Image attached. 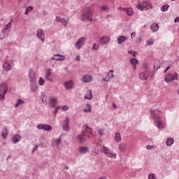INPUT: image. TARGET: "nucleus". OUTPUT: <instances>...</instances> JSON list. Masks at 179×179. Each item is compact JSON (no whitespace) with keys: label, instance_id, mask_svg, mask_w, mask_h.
<instances>
[{"label":"nucleus","instance_id":"4","mask_svg":"<svg viewBox=\"0 0 179 179\" xmlns=\"http://www.w3.org/2000/svg\"><path fill=\"white\" fill-rule=\"evenodd\" d=\"M102 152L108 158H112L113 159H116L117 158V154L114 153L113 150L109 149L106 146H103Z\"/></svg>","mask_w":179,"mask_h":179},{"label":"nucleus","instance_id":"59","mask_svg":"<svg viewBox=\"0 0 179 179\" xmlns=\"http://www.w3.org/2000/svg\"><path fill=\"white\" fill-rule=\"evenodd\" d=\"M169 69H170V66H167V67H166V70L164 71V73H166V71H168Z\"/></svg>","mask_w":179,"mask_h":179},{"label":"nucleus","instance_id":"46","mask_svg":"<svg viewBox=\"0 0 179 179\" xmlns=\"http://www.w3.org/2000/svg\"><path fill=\"white\" fill-rule=\"evenodd\" d=\"M148 179H156V176L154 173H150L148 175Z\"/></svg>","mask_w":179,"mask_h":179},{"label":"nucleus","instance_id":"40","mask_svg":"<svg viewBox=\"0 0 179 179\" xmlns=\"http://www.w3.org/2000/svg\"><path fill=\"white\" fill-rule=\"evenodd\" d=\"M44 84H45L44 79H43L42 77H40V78H38V85L43 86V85H44Z\"/></svg>","mask_w":179,"mask_h":179},{"label":"nucleus","instance_id":"48","mask_svg":"<svg viewBox=\"0 0 179 179\" xmlns=\"http://www.w3.org/2000/svg\"><path fill=\"white\" fill-rule=\"evenodd\" d=\"M60 108H62V111H64V112L68 111V110H69V106H62Z\"/></svg>","mask_w":179,"mask_h":179},{"label":"nucleus","instance_id":"64","mask_svg":"<svg viewBox=\"0 0 179 179\" xmlns=\"http://www.w3.org/2000/svg\"><path fill=\"white\" fill-rule=\"evenodd\" d=\"M178 94H179V91H178Z\"/></svg>","mask_w":179,"mask_h":179},{"label":"nucleus","instance_id":"50","mask_svg":"<svg viewBox=\"0 0 179 179\" xmlns=\"http://www.w3.org/2000/svg\"><path fill=\"white\" fill-rule=\"evenodd\" d=\"M129 8H122V7H119L118 8V10L119 11H123L125 12L126 10H127Z\"/></svg>","mask_w":179,"mask_h":179},{"label":"nucleus","instance_id":"12","mask_svg":"<svg viewBox=\"0 0 179 179\" xmlns=\"http://www.w3.org/2000/svg\"><path fill=\"white\" fill-rule=\"evenodd\" d=\"M109 42H110V38L107 36H104L101 37V38H100V41H99L100 45H106Z\"/></svg>","mask_w":179,"mask_h":179},{"label":"nucleus","instance_id":"14","mask_svg":"<svg viewBox=\"0 0 179 179\" xmlns=\"http://www.w3.org/2000/svg\"><path fill=\"white\" fill-rule=\"evenodd\" d=\"M66 59L65 55H61L59 54H57L54 55V57H52L50 60H55V61H64Z\"/></svg>","mask_w":179,"mask_h":179},{"label":"nucleus","instance_id":"54","mask_svg":"<svg viewBox=\"0 0 179 179\" xmlns=\"http://www.w3.org/2000/svg\"><path fill=\"white\" fill-rule=\"evenodd\" d=\"M38 145H36L35 147H34V148H33V152L36 151L38 150Z\"/></svg>","mask_w":179,"mask_h":179},{"label":"nucleus","instance_id":"45","mask_svg":"<svg viewBox=\"0 0 179 179\" xmlns=\"http://www.w3.org/2000/svg\"><path fill=\"white\" fill-rule=\"evenodd\" d=\"M61 143V138H57V140L54 141V144L57 146H59Z\"/></svg>","mask_w":179,"mask_h":179},{"label":"nucleus","instance_id":"38","mask_svg":"<svg viewBox=\"0 0 179 179\" xmlns=\"http://www.w3.org/2000/svg\"><path fill=\"white\" fill-rule=\"evenodd\" d=\"M11 26H12V23H11V22H10L8 23V24L5 25L4 29H3V30H2V32H3L4 31H6V30H8L9 29H10Z\"/></svg>","mask_w":179,"mask_h":179},{"label":"nucleus","instance_id":"60","mask_svg":"<svg viewBox=\"0 0 179 179\" xmlns=\"http://www.w3.org/2000/svg\"><path fill=\"white\" fill-rule=\"evenodd\" d=\"M98 179H107L106 176H102V177H100Z\"/></svg>","mask_w":179,"mask_h":179},{"label":"nucleus","instance_id":"26","mask_svg":"<svg viewBox=\"0 0 179 179\" xmlns=\"http://www.w3.org/2000/svg\"><path fill=\"white\" fill-rule=\"evenodd\" d=\"M84 99L87 100H90L92 99V91L90 90H87V92H86L85 96H84Z\"/></svg>","mask_w":179,"mask_h":179},{"label":"nucleus","instance_id":"27","mask_svg":"<svg viewBox=\"0 0 179 179\" xmlns=\"http://www.w3.org/2000/svg\"><path fill=\"white\" fill-rule=\"evenodd\" d=\"M114 141L117 143H120L121 141V134L120 133L115 134Z\"/></svg>","mask_w":179,"mask_h":179},{"label":"nucleus","instance_id":"37","mask_svg":"<svg viewBox=\"0 0 179 179\" xmlns=\"http://www.w3.org/2000/svg\"><path fill=\"white\" fill-rule=\"evenodd\" d=\"M127 15L129 16H132L134 14L133 9L132 8H128V10H125Z\"/></svg>","mask_w":179,"mask_h":179},{"label":"nucleus","instance_id":"62","mask_svg":"<svg viewBox=\"0 0 179 179\" xmlns=\"http://www.w3.org/2000/svg\"><path fill=\"white\" fill-rule=\"evenodd\" d=\"M66 170H68V169H69V167H66Z\"/></svg>","mask_w":179,"mask_h":179},{"label":"nucleus","instance_id":"43","mask_svg":"<svg viewBox=\"0 0 179 179\" xmlns=\"http://www.w3.org/2000/svg\"><path fill=\"white\" fill-rule=\"evenodd\" d=\"M172 79H173L174 80H178V74L177 72H175L173 73V76L172 75Z\"/></svg>","mask_w":179,"mask_h":179},{"label":"nucleus","instance_id":"34","mask_svg":"<svg viewBox=\"0 0 179 179\" xmlns=\"http://www.w3.org/2000/svg\"><path fill=\"white\" fill-rule=\"evenodd\" d=\"M22 104H24V101H22V99H18L16 104H15V108H17L19 107V106H21Z\"/></svg>","mask_w":179,"mask_h":179},{"label":"nucleus","instance_id":"25","mask_svg":"<svg viewBox=\"0 0 179 179\" xmlns=\"http://www.w3.org/2000/svg\"><path fill=\"white\" fill-rule=\"evenodd\" d=\"M127 40V38H126L124 36H121L120 37H119L118 38H117V41L119 45H121L122 43H123L124 42H125Z\"/></svg>","mask_w":179,"mask_h":179},{"label":"nucleus","instance_id":"2","mask_svg":"<svg viewBox=\"0 0 179 179\" xmlns=\"http://www.w3.org/2000/svg\"><path fill=\"white\" fill-rule=\"evenodd\" d=\"M92 129L89 127H86L85 129L80 135L78 136L79 143H83L92 136Z\"/></svg>","mask_w":179,"mask_h":179},{"label":"nucleus","instance_id":"3","mask_svg":"<svg viewBox=\"0 0 179 179\" xmlns=\"http://www.w3.org/2000/svg\"><path fill=\"white\" fill-rule=\"evenodd\" d=\"M136 8L141 11L148 10L152 8V3L150 1H145L141 3H138Z\"/></svg>","mask_w":179,"mask_h":179},{"label":"nucleus","instance_id":"33","mask_svg":"<svg viewBox=\"0 0 179 179\" xmlns=\"http://www.w3.org/2000/svg\"><path fill=\"white\" fill-rule=\"evenodd\" d=\"M155 43L154 38H150V40L147 41L145 45L150 46L153 45Z\"/></svg>","mask_w":179,"mask_h":179},{"label":"nucleus","instance_id":"47","mask_svg":"<svg viewBox=\"0 0 179 179\" xmlns=\"http://www.w3.org/2000/svg\"><path fill=\"white\" fill-rule=\"evenodd\" d=\"M103 129H98V134H99L100 136H103Z\"/></svg>","mask_w":179,"mask_h":179},{"label":"nucleus","instance_id":"44","mask_svg":"<svg viewBox=\"0 0 179 179\" xmlns=\"http://www.w3.org/2000/svg\"><path fill=\"white\" fill-rule=\"evenodd\" d=\"M33 10V7L30 6L26 8V12H25V15H27L29 14V12L32 11Z\"/></svg>","mask_w":179,"mask_h":179},{"label":"nucleus","instance_id":"30","mask_svg":"<svg viewBox=\"0 0 179 179\" xmlns=\"http://www.w3.org/2000/svg\"><path fill=\"white\" fill-rule=\"evenodd\" d=\"M174 140L173 138H167L166 143L167 146H171V145L173 144Z\"/></svg>","mask_w":179,"mask_h":179},{"label":"nucleus","instance_id":"20","mask_svg":"<svg viewBox=\"0 0 179 179\" xmlns=\"http://www.w3.org/2000/svg\"><path fill=\"white\" fill-rule=\"evenodd\" d=\"M3 69H4V70L6 71H11V65L10 63L7 62V60L4 62V64H3Z\"/></svg>","mask_w":179,"mask_h":179},{"label":"nucleus","instance_id":"8","mask_svg":"<svg viewBox=\"0 0 179 179\" xmlns=\"http://www.w3.org/2000/svg\"><path fill=\"white\" fill-rule=\"evenodd\" d=\"M150 73H151L149 71H148V69H145V71L140 73L138 77L142 80H147L149 78Z\"/></svg>","mask_w":179,"mask_h":179},{"label":"nucleus","instance_id":"29","mask_svg":"<svg viewBox=\"0 0 179 179\" xmlns=\"http://www.w3.org/2000/svg\"><path fill=\"white\" fill-rule=\"evenodd\" d=\"M118 149L120 151L124 152L126 150V145L123 143L118 145Z\"/></svg>","mask_w":179,"mask_h":179},{"label":"nucleus","instance_id":"28","mask_svg":"<svg viewBox=\"0 0 179 179\" xmlns=\"http://www.w3.org/2000/svg\"><path fill=\"white\" fill-rule=\"evenodd\" d=\"M51 76H52L51 69H48V70L45 71V79L49 80L50 77H51Z\"/></svg>","mask_w":179,"mask_h":179},{"label":"nucleus","instance_id":"31","mask_svg":"<svg viewBox=\"0 0 179 179\" xmlns=\"http://www.w3.org/2000/svg\"><path fill=\"white\" fill-rule=\"evenodd\" d=\"M8 134V131H7V129L6 127H4V129H3V131H2V138L3 139H6V136Z\"/></svg>","mask_w":179,"mask_h":179},{"label":"nucleus","instance_id":"6","mask_svg":"<svg viewBox=\"0 0 179 179\" xmlns=\"http://www.w3.org/2000/svg\"><path fill=\"white\" fill-rule=\"evenodd\" d=\"M8 90V87L7 84L5 83H2L0 84V101H3L5 98V94Z\"/></svg>","mask_w":179,"mask_h":179},{"label":"nucleus","instance_id":"17","mask_svg":"<svg viewBox=\"0 0 179 179\" xmlns=\"http://www.w3.org/2000/svg\"><path fill=\"white\" fill-rule=\"evenodd\" d=\"M78 152H79V153H81L83 155L87 153V152H89V148L85 147V146H81L78 148Z\"/></svg>","mask_w":179,"mask_h":179},{"label":"nucleus","instance_id":"53","mask_svg":"<svg viewBox=\"0 0 179 179\" xmlns=\"http://www.w3.org/2000/svg\"><path fill=\"white\" fill-rule=\"evenodd\" d=\"M61 108V106H59L57 108H55V115H56L57 113H58L59 110Z\"/></svg>","mask_w":179,"mask_h":179},{"label":"nucleus","instance_id":"19","mask_svg":"<svg viewBox=\"0 0 179 179\" xmlns=\"http://www.w3.org/2000/svg\"><path fill=\"white\" fill-rule=\"evenodd\" d=\"M92 80V76L85 75L83 77L82 80L84 83L91 82Z\"/></svg>","mask_w":179,"mask_h":179},{"label":"nucleus","instance_id":"35","mask_svg":"<svg viewBox=\"0 0 179 179\" xmlns=\"http://www.w3.org/2000/svg\"><path fill=\"white\" fill-rule=\"evenodd\" d=\"M99 43H93V46L91 48L92 50H99Z\"/></svg>","mask_w":179,"mask_h":179},{"label":"nucleus","instance_id":"23","mask_svg":"<svg viewBox=\"0 0 179 179\" xmlns=\"http://www.w3.org/2000/svg\"><path fill=\"white\" fill-rule=\"evenodd\" d=\"M150 30H152V33L158 31L159 30V25L158 24L154 23L150 25Z\"/></svg>","mask_w":179,"mask_h":179},{"label":"nucleus","instance_id":"57","mask_svg":"<svg viewBox=\"0 0 179 179\" xmlns=\"http://www.w3.org/2000/svg\"><path fill=\"white\" fill-rule=\"evenodd\" d=\"M100 36L99 33H95L94 34V38H99Z\"/></svg>","mask_w":179,"mask_h":179},{"label":"nucleus","instance_id":"11","mask_svg":"<svg viewBox=\"0 0 179 179\" xmlns=\"http://www.w3.org/2000/svg\"><path fill=\"white\" fill-rule=\"evenodd\" d=\"M36 37H38V38L40 39L41 41L44 42L45 34H44V31L42 29H38L36 32Z\"/></svg>","mask_w":179,"mask_h":179},{"label":"nucleus","instance_id":"5","mask_svg":"<svg viewBox=\"0 0 179 179\" xmlns=\"http://www.w3.org/2000/svg\"><path fill=\"white\" fill-rule=\"evenodd\" d=\"M93 11L92 9L88 10L81 15V20L83 22H93L92 20Z\"/></svg>","mask_w":179,"mask_h":179},{"label":"nucleus","instance_id":"41","mask_svg":"<svg viewBox=\"0 0 179 179\" xmlns=\"http://www.w3.org/2000/svg\"><path fill=\"white\" fill-rule=\"evenodd\" d=\"M37 90H38L37 85L33 84L31 87V91H32L33 92H35Z\"/></svg>","mask_w":179,"mask_h":179},{"label":"nucleus","instance_id":"42","mask_svg":"<svg viewBox=\"0 0 179 179\" xmlns=\"http://www.w3.org/2000/svg\"><path fill=\"white\" fill-rule=\"evenodd\" d=\"M100 9H101V10H102L103 12H108V10H109V7H107V6H103L100 7Z\"/></svg>","mask_w":179,"mask_h":179},{"label":"nucleus","instance_id":"52","mask_svg":"<svg viewBox=\"0 0 179 179\" xmlns=\"http://www.w3.org/2000/svg\"><path fill=\"white\" fill-rule=\"evenodd\" d=\"M128 54H130L131 55H133V57H135V55H136V52H133V51H131V50L128 52Z\"/></svg>","mask_w":179,"mask_h":179},{"label":"nucleus","instance_id":"15","mask_svg":"<svg viewBox=\"0 0 179 179\" xmlns=\"http://www.w3.org/2000/svg\"><path fill=\"white\" fill-rule=\"evenodd\" d=\"M70 122V118L66 117L64 121V126H62V128L64 131H69L70 128L69 127V123Z\"/></svg>","mask_w":179,"mask_h":179},{"label":"nucleus","instance_id":"9","mask_svg":"<svg viewBox=\"0 0 179 179\" xmlns=\"http://www.w3.org/2000/svg\"><path fill=\"white\" fill-rule=\"evenodd\" d=\"M87 38L85 37H80L78 38V41L76 43V48L80 50L82 48L83 45H85Z\"/></svg>","mask_w":179,"mask_h":179},{"label":"nucleus","instance_id":"24","mask_svg":"<svg viewBox=\"0 0 179 179\" xmlns=\"http://www.w3.org/2000/svg\"><path fill=\"white\" fill-rule=\"evenodd\" d=\"M130 64L131 65H134V69L136 70V69H137V64H139V62L138 61L137 59H130Z\"/></svg>","mask_w":179,"mask_h":179},{"label":"nucleus","instance_id":"1","mask_svg":"<svg viewBox=\"0 0 179 179\" xmlns=\"http://www.w3.org/2000/svg\"><path fill=\"white\" fill-rule=\"evenodd\" d=\"M150 116L155 122V125L159 128V129H163L164 128V124L162 122V112L156 106L150 108Z\"/></svg>","mask_w":179,"mask_h":179},{"label":"nucleus","instance_id":"32","mask_svg":"<svg viewBox=\"0 0 179 179\" xmlns=\"http://www.w3.org/2000/svg\"><path fill=\"white\" fill-rule=\"evenodd\" d=\"M84 113H90L92 112V106L90 104H86V108L83 109Z\"/></svg>","mask_w":179,"mask_h":179},{"label":"nucleus","instance_id":"56","mask_svg":"<svg viewBox=\"0 0 179 179\" xmlns=\"http://www.w3.org/2000/svg\"><path fill=\"white\" fill-rule=\"evenodd\" d=\"M136 33L133 32L131 34V38L133 39V37H135Z\"/></svg>","mask_w":179,"mask_h":179},{"label":"nucleus","instance_id":"10","mask_svg":"<svg viewBox=\"0 0 179 179\" xmlns=\"http://www.w3.org/2000/svg\"><path fill=\"white\" fill-rule=\"evenodd\" d=\"M29 80H30L32 84H34L36 82V73L33 69L29 70Z\"/></svg>","mask_w":179,"mask_h":179},{"label":"nucleus","instance_id":"51","mask_svg":"<svg viewBox=\"0 0 179 179\" xmlns=\"http://www.w3.org/2000/svg\"><path fill=\"white\" fill-rule=\"evenodd\" d=\"M154 148H155V146H151V145H147V146H145V148H146L148 150H152Z\"/></svg>","mask_w":179,"mask_h":179},{"label":"nucleus","instance_id":"63","mask_svg":"<svg viewBox=\"0 0 179 179\" xmlns=\"http://www.w3.org/2000/svg\"><path fill=\"white\" fill-rule=\"evenodd\" d=\"M144 28H146V25H144Z\"/></svg>","mask_w":179,"mask_h":179},{"label":"nucleus","instance_id":"36","mask_svg":"<svg viewBox=\"0 0 179 179\" xmlns=\"http://www.w3.org/2000/svg\"><path fill=\"white\" fill-rule=\"evenodd\" d=\"M169 8H170V6H169V5H164L161 8V10H162V12H166V11H168Z\"/></svg>","mask_w":179,"mask_h":179},{"label":"nucleus","instance_id":"55","mask_svg":"<svg viewBox=\"0 0 179 179\" xmlns=\"http://www.w3.org/2000/svg\"><path fill=\"white\" fill-rule=\"evenodd\" d=\"M174 22H176V23L179 22V17L174 19Z\"/></svg>","mask_w":179,"mask_h":179},{"label":"nucleus","instance_id":"21","mask_svg":"<svg viewBox=\"0 0 179 179\" xmlns=\"http://www.w3.org/2000/svg\"><path fill=\"white\" fill-rule=\"evenodd\" d=\"M21 141V136L19 134H16L13 136V138H12V142L14 144L17 143L19 141Z\"/></svg>","mask_w":179,"mask_h":179},{"label":"nucleus","instance_id":"39","mask_svg":"<svg viewBox=\"0 0 179 179\" xmlns=\"http://www.w3.org/2000/svg\"><path fill=\"white\" fill-rule=\"evenodd\" d=\"M59 22L62 23V24L66 27V25H68V21L66 20V18H62V20H60V22Z\"/></svg>","mask_w":179,"mask_h":179},{"label":"nucleus","instance_id":"7","mask_svg":"<svg viewBox=\"0 0 179 179\" xmlns=\"http://www.w3.org/2000/svg\"><path fill=\"white\" fill-rule=\"evenodd\" d=\"M36 128L38 130H43L45 131H51L52 130V126L49 124H38V126H36Z\"/></svg>","mask_w":179,"mask_h":179},{"label":"nucleus","instance_id":"13","mask_svg":"<svg viewBox=\"0 0 179 179\" xmlns=\"http://www.w3.org/2000/svg\"><path fill=\"white\" fill-rule=\"evenodd\" d=\"M113 72L114 71L110 70L109 72H108L107 76L103 78V81L109 82L114 77Z\"/></svg>","mask_w":179,"mask_h":179},{"label":"nucleus","instance_id":"22","mask_svg":"<svg viewBox=\"0 0 179 179\" xmlns=\"http://www.w3.org/2000/svg\"><path fill=\"white\" fill-rule=\"evenodd\" d=\"M173 80H175L173 79L172 75L171 73L166 74L164 77V81H166L167 83L172 82Z\"/></svg>","mask_w":179,"mask_h":179},{"label":"nucleus","instance_id":"61","mask_svg":"<svg viewBox=\"0 0 179 179\" xmlns=\"http://www.w3.org/2000/svg\"><path fill=\"white\" fill-rule=\"evenodd\" d=\"M113 107H114L115 109H117V106H116L115 104H113Z\"/></svg>","mask_w":179,"mask_h":179},{"label":"nucleus","instance_id":"58","mask_svg":"<svg viewBox=\"0 0 179 179\" xmlns=\"http://www.w3.org/2000/svg\"><path fill=\"white\" fill-rule=\"evenodd\" d=\"M80 55L76 56V61L80 62Z\"/></svg>","mask_w":179,"mask_h":179},{"label":"nucleus","instance_id":"16","mask_svg":"<svg viewBox=\"0 0 179 179\" xmlns=\"http://www.w3.org/2000/svg\"><path fill=\"white\" fill-rule=\"evenodd\" d=\"M64 87H66V90H71L73 88V81L70 80L64 83Z\"/></svg>","mask_w":179,"mask_h":179},{"label":"nucleus","instance_id":"18","mask_svg":"<svg viewBox=\"0 0 179 179\" xmlns=\"http://www.w3.org/2000/svg\"><path fill=\"white\" fill-rule=\"evenodd\" d=\"M57 100L56 98L50 97L49 100V104L50 107H56Z\"/></svg>","mask_w":179,"mask_h":179},{"label":"nucleus","instance_id":"49","mask_svg":"<svg viewBox=\"0 0 179 179\" xmlns=\"http://www.w3.org/2000/svg\"><path fill=\"white\" fill-rule=\"evenodd\" d=\"M62 20H63V18H61L59 16L55 17V22H60Z\"/></svg>","mask_w":179,"mask_h":179}]
</instances>
